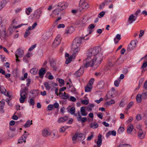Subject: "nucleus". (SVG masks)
Listing matches in <instances>:
<instances>
[{
	"mask_svg": "<svg viewBox=\"0 0 147 147\" xmlns=\"http://www.w3.org/2000/svg\"><path fill=\"white\" fill-rule=\"evenodd\" d=\"M101 51V47L100 46H96L90 49L87 52L86 55L90 57L95 55L94 58L90 61H88V58L84 61V66L87 67L89 66H92L94 65H99L102 60V54L100 53Z\"/></svg>",
	"mask_w": 147,
	"mask_h": 147,
	"instance_id": "1",
	"label": "nucleus"
},
{
	"mask_svg": "<svg viewBox=\"0 0 147 147\" xmlns=\"http://www.w3.org/2000/svg\"><path fill=\"white\" fill-rule=\"evenodd\" d=\"M24 55V52L22 50L20 49H18L15 52V56L16 58V61L17 62L20 61V60L18 59V58L22 57Z\"/></svg>",
	"mask_w": 147,
	"mask_h": 147,
	"instance_id": "2",
	"label": "nucleus"
},
{
	"mask_svg": "<svg viewBox=\"0 0 147 147\" xmlns=\"http://www.w3.org/2000/svg\"><path fill=\"white\" fill-rule=\"evenodd\" d=\"M61 36L60 35H57L53 43V46L55 47L58 46L61 43Z\"/></svg>",
	"mask_w": 147,
	"mask_h": 147,
	"instance_id": "3",
	"label": "nucleus"
},
{
	"mask_svg": "<svg viewBox=\"0 0 147 147\" xmlns=\"http://www.w3.org/2000/svg\"><path fill=\"white\" fill-rule=\"evenodd\" d=\"M67 5V4L64 2L59 3L57 5V7L62 11L65 9Z\"/></svg>",
	"mask_w": 147,
	"mask_h": 147,
	"instance_id": "4",
	"label": "nucleus"
},
{
	"mask_svg": "<svg viewBox=\"0 0 147 147\" xmlns=\"http://www.w3.org/2000/svg\"><path fill=\"white\" fill-rule=\"evenodd\" d=\"M136 40L131 41L130 44L128 45L127 51L129 52L133 50L135 48L136 45Z\"/></svg>",
	"mask_w": 147,
	"mask_h": 147,
	"instance_id": "5",
	"label": "nucleus"
},
{
	"mask_svg": "<svg viewBox=\"0 0 147 147\" xmlns=\"http://www.w3.org/2000/svg\"><path fill=\"white\" fill-rule=\"evenodd\" d=\"M84 69L83 66H81L80 69L74 74L76 77H78L81 76L84 73Z\"/></svg>",
	"mask_w": 147,
	"mask_h": 147,
	"instance_id": "6",
	"label": "nucleus"
},
{
	"mask_svg": "<svg viewBox=\"0 0 147 147\" xmlns=\"http://www.w3.org/2000/svg\"><path fill=\"white\" fill-rule=\"evenodd\" d=\"M27 132L26 131H24V134ZM28 134H24L18 140V143L21 144L23 142H26V137L28 136Z\"/></svg>",
	"mask_w": 147,
	"mask_h": 147,
	"instance_id": "7",
	"label": "nucleus"
},
{
	"mask_svg": "<svg viewBox=\"0 0 147 147\" xmlns=\"http://www.w3.org/2000/svg\"><path fill=\"white\" fill-rule=\"evenodd\" d=\"M82 2L80 5V9L86 10L90 7L86 1H82Z\"/></svg>",
	"mask_w": 147,
	"mask_h": 147,
	"instance_id": "8",
	"label": "nucleus"
},
{
	"mask_svg": "<svg viewBox=\"0 0 147 147\" xmlns=\"http://www.w3.org/2000/svg\"><path fill=\"white\" fill-rule=\"evenodd\" d=\"M62 10H60V9L58 7L55 9L52 12V13L50 15L52 17H54L56 16H58L59 14H61L62 13L61 12Z\"/></svg>",
	"mask_w": 147,
	"mask_h": 147,
	"instance_id": "9",
	"label": "nucleus"
},
{
	"mask_svg": "<svg viewBox=\"0 0 147 147\" xmlns=\"http://www.w3.org/2000/svg\"><path fill=\"white\" fill-rule=\"evenodd\" d=\"M27 93L20 92V102L21 103H23L26 99L27 96Z\"/></svg>",
	"mask_w": 147,
	"mask_h": 147,
	"instance_id": "10",
	"label": "nucleus"
},
{
	"mask_svg": "<svg viewBox=\"0 0 147 147\" xmlns=\"http://www.w3.org/2000/svg\"><path fill=\"white\" fill-rule=\"evenodd\" d=\"M42 13L40 9H38L35 11L34 16L37 20H38L40 17V15Z\"/></svg>",
	"mask_w": 147,
	"mask_h": 147,
	"instance_id": "11",
	"label": "nucleus"
},
{
	"mask_svg": "<svg viewBox=\"0 0 147 147\" xmlns=\"http://www.w3.org/2000/svg\"><path fill=\"white\" fill-rule=\"evenodd\" d=\"M136 17L135 18V16L133 15H130L127 20V23L128 24H130L132 23L133 22L135 21L136 20Z\"/></svg>",
	"mask_w": 147,
	"mask_h": 147,
	"instance_id": "12",
	"label": "nucleus"
},
{
	"mask_svg": "<svg viewBox=\"0 0 147 147\" xmlns=\"http://www.w3.org/2000/svg\"><path fill=\"white\" fill-rule=\"evenodd\" d=\"M84 38L85 37H77L74 39L73 41L80 45L82 42V39H84V40H87L88 39V38L86 39H84Z\"/></svg>",
	"mask_w": 147,
	"mask_h": 147,
	"instance_id": "13",
	"label": "nucleus"
},
{
	"mask_svg": "<svg viewBox=\"0 0 147 147\" xmlns=\"http://www.w3.org/2000/svg\"><path fill=\"white\" fill-rule=\"evenodd\" d=\"M145 134L143 132L142 129H140L138 132V137L141 139L144 138L145 137Z\"/></svg>",
	"mask_w": 147,
	"mask_h": 147,
	"instance_id": "14",
	"label": "nucleus"
},
{
	"mask_svg": "<svg viewBox=\"0 0 147 147\" xmlns=\"http://www.w3.org/2000/svg\"><path fill=\"white\" fill-rule=\"evenodd\" d=\"M42 134L45 137H47L51 135L49 129H44L42 131Z\"/></svg>",
	"mask_w": 147,
	"mask_h": 147,
	"instance_id": "15",
	"label": "nucleus"
},
{
	"mask_svg": "<svg viewBox=\"0 0 147 147\" xmlns=\"http://www.w3.org/2000/svg\"><path fill=\"white\" fill-rule=\"evenodd\" d=\"M134 129V127L132 125L130 124L129 125L127 128V132L128 134H130L132 132Z\"/></svg>",
	"mask_w": 147,
	"mask_h": 147,
	"instance_id": "16",
	"label": "nucleus"
},
{
	"mask_svg": "<svg viewBox=\"0 0 147 147\" xmlns=\"http://www.w3.org/2000/svg\"><path fill=\"white\" fill-rule=\"evenodd\" d=\"M68 117L67 116H65L61 117L58 119L57 122L59 123H63L66 121L68 119Z\"/></svg>",
	"mask_w": 147,
	"mask_h": 147,
	"instance_id": "17",
	"label": "nucleus"
},
{
	"mask_svg": "<svg viewBox=\"0 0 147 147\" xmlns=\"http://www.w3.org/2000/svg\"><path fill=\"white\" fill-rule=\"evenodd\" d=\"M51 81L46 82L44 84V85L47 90H49L51 88Z\"/></svg>",
	"mask_w": 147,
	"mask_h": 147,
	"instance_id": "18",
	"label": "nucleus"
},
{
	"mask_svg": "<svg viewBox=\"0 0 147 147\" xmlns=\"http://www.w3.org/2000/svg\"><path fill=\"white\" fill-rule=\"evenodd\" d=\"M85 107H82L80 108V112L82 115L86 116L88 113L85 110Z\"/></svg>",
	"mask_w": 147,
	"mask_h": 147,
	"instance_id": "19",
	"label": "nucleus"
},
{
	"mask_svg": "<svg viewBox=\"0 0 147 147\" xmlns=\"http://www.w3.org/2000/svg\"><path fill=\"white\" fill-rule=\"evenodd\" d=\"M50 63L51 66L53 68V70L56 71V70L57 68L55 66V61L54 60L52 59L50 61Z\"/></svg>",
	"mask_w": 147,
	"mask_h": 147,
	"instance_id": "20",
	"label": "nucleus"
},
{
	"mask_svg": "<svg viewBox=\"0 0 147 147\" xmlns=\"http://www.w3.org/2000/svg\"><path fill=\"white\" fill-rule=\"evenodd\" d=\"M31 26H29L28 29L26 30L24 35V37L25 38H27V36L30 34V32L29 30H31Z\"/></svg>",
	"mask_w": 147,
	"mask_h": 147,
	"instance_id": "21",
	"label": "nucleus"
},
{
	"mask_svg": "<svg viewBox=\"0 0 147 147\" xmlns=\"http://www.w3.org/2000/svg\"><path fill=\"white\" fill-rule=\"evenodd\" d=\"M8 0H3L0 3V11L5 5Z\"/></svg>",
	"mask_w": 147,
	"mask_h": 147,
	"instance_id": "22",
	"label": "nucleus"
},
{
	"mask_svg": "<svg viewBox=\"0 0 147 147\" xmlns=\"http://www.w3.org/2000/svg\"><path fill=\"white\" fill-rule=\"evenodd\" d=\"M38 71V69L36 68H33L32 69L30 70V72L33 75H35L37 73Z\"/></svg>",
	"mask_w": 147,
	"mask_h": 147,
	"instance_id": "23",
	"label": "nucleus"
},
{
	"mask_svg": "<svg viewBox=\"0 0 147 147\" xmlns=\"http://www.w3.org/2000/svg\"><path fill=\"white\" fill-rule=\"evenodd\" d=\"M80 45L74 42H73V45L72 46V49H76L78 48H80L79 47Z\"/></svg>",
	"mask_w": 147,
	"mask_h": 147,
	"instance_id": "24",
	"label": "nucleus"
},
{
	"mask_svg": "<svg viewBox=\"0 0 147 147\" xmlns=\"http://www.w3.org/2000/svg\"><path fill=\"white\" fill-rule=\"evenodd\" d=\"M101 135H99L98 136V141L97 142V145L98 146L97 147H100L99 146L101 145L102 142Z\"/></svg>",
	"mask_w": 147,
	"mask_h": 147,
	"instance_id": "25",
	"label": "nucleus"
},
{
	"mask_svg": "<svg viewBox=\"0 0 147 147\" xmlns=\"http://www.w3.org/2000/svg\"><path fill=\"white\" fill-rule=\"evenodd\" d=\"M67 111L71 115H73L75 112V109L74 107H72L69 109L68 108L67 109Z\"/></svg>",
	"mask_w": 147,
	"mask_h": 147,
	"instance_id": "26",
	"label": "nucleus"
},
{
	"mask_svg": "<svg viewBox=\"0 0 147 147\" xmlns=\"http://www.w3.org/2000/svg\"><path fill=\"white\" fill-rule=\"evenodd\" d=\"M78 140L80 141L84 140L85 139V136L83 134H78Z\"/></svg>",
	"mask_w": 147,
	"mask_h": 147,
	"instance_id": "27",
	"label": "nucleus"
},
{
	"mask_svg": "<svg viewBox=\"0 0 147 147\" xmlns=\"http://www.w3.org/2000/svg\"><path fill=\"white\" fill-rule=\"evenodd\" d=\"M73 51L72 56L74 57V58L75 57L76 55L78 54V52L80 51V48L76 49H72Z\"/></svg>",
	"mask_w": 147,
	"mask_h": 147,
	"instance_id": "28",
	"label": "nucleus"
},
{
	"mask_svg": "<svg viewBox=\"0 0 147 147\" xmlns=\"http://www.w3.org/2000/svg\"><path fill=\"white\" fill-rule=\"evenodd\" d=\"M45 70L44 68H42L40 70L39 72V76L40 77L43 76L44 74L45 73Z\"/></svg>",
	"mask_w": 147,
	"mask_h": 147,
	"instance_id": "29",
	"label": "nucleus"
},
{
	"mask_svg": "<svg viewBox=\"0 0 147 147\" xmlns=\"http://www.w3.org/2000/svg\"><path fill=\"white\" fill-rule=\"evenodd\" d=\"M5 100L4 99H3L1 101H0V108L1 110L3 109L5 104Z\"/></svg>",
	"mask_w": 147,
	"mask_h": 147,
	"instance_id": "30",
	"label": "nucleus"
},
{
	"mask_svg": "<svg viewBox=\"0 0 147 147\" xmlns=\"http://www.w3.org/2000/svg\"><path fill=\"white\" fill-rule=\"evenodd\" d=\"M32 120H31V121H30V120H28L26 122V123H25V125H24V127L25 128H27L28 127H30V125L32 124Z\"/></svg>",
	"mask_w": 147,
	"mask_h": 147,
	"instance_id": "31",
	"label": "nucleus"
},
{
	"mask_svg": "<svg viewBox=\"0 0 147 147\" xmlns=\"http://www.w3.org/2000/svg\"><path fill=\"white\" fill-rule=\"evenodd\" d=\"M90 127L93 129H96L98 127V124L96 122L92 123L90 124Z\"/></svg>",
	"mask_w": 147,
	"mask_h": 147,
	"instance_id": "32",
	"label": "nucleus"
},
{
	"mask_svg": "<svg viewBox=\"0 0 147 147\" xmlns=\"http://www.w3.org/2000/svg\"><path fill=\"white\" fill-rule=\"evenodd\" d=\"M49 33L46 32L44 33L42 36V38L43 39L46 40L49 38Z\"/></svg>",
	"mask_w": 147,
	"mask_h": 147,
	"instance_id": "33",
	"label": "nucleus"
},
{
	"mask_svg": "<svg viewBox=\"0 0 147 147\" xmlns=\"http://www.w3.org/2000/svg\"><path fill=\"white\" fill-rule=\"evenodd\" d=\"M92 89V86L88 84L85 87V91L86 92H89Z\"/></svg>",
	"mask_w": 147,
	"mask_h": 147,
	"instance_id": "34",
	"label": "nucleus"
},
{
	"mask_svg": "<svg viewBox=\"0 0 147 147\" xmlns=\"http://www.w3.org/2000/svg\"><path fill=\"white\" fill-rule=\"evenodd\" d=\"M62 98L64 99H68L69 98V95L66 94L65 92L61 95Z\"/></svg>",
	"mask_w": 147,
	"mask_h": 147,
	"instance_id": "35",
	"label": "nucleus"
},
{
	"mask_svg": "<svg viewBox=\"0 0 147 147\" xmlns=\"http://www.w3.org/2000/svg\"><path fill=\"white\" fill-rule=\"evenodd\" d=\"M142 95L140 94H137L136 97V100L137 101V102L138 103H140L142 101V98H141Z\"/></svg>",
	"mask_w": 147,
	"mask_h": 147,
	"instance_id": "36",
	"label": "nucleus"
},
{
	"mask_svg": "<svg viewBox=\"0 0 147 147\" xmlns=\"http://www.w3.org/2000/svg\"><path fill=\"white\" fill-rule=\"evenodd\" d=\"M6 90L5 88L3 87H1L0 86V93L3 94H5Z\"/></svg>",
	"mask_w": 147,
	"mask_h": 147,
	"instance_id": "37",
	"label": "nucleus"
},
{
	"mask_svg": "<svg viewBox=\"0 0 147 147\" xmlns=\"http://www.w3.org/2000/svg\"><path fill=\"white\" fill-rule=\"evenodd\" d=\"M73 58H74V57L72 55V56L70 57L66 58L65 62V63L67 64H68L70 63L71 61Z\"/></svg>",
	"mask_w": 147,
	"mask_h": 147,
	"instance_id": "38",
	"label": "nucleus"
},
{
	"mask_svg": "<svg viewBox=\"0 0 147 147\" xmlns=\"http://www.w3.org/2000/svg\"><path fill=\"white\" fill-rule=\"evenodd\" d=\"M74 31V28L72 27H70L68 30H66V33L67 34H71Z\"/></svg>",
	"mask_w": 147,
	"mask_h": 147,
	"instance_id": "39",
	"label": "nucleus"
},
{
	"mask_svg": "<svg viewBox=\"0 0 147 147\" xmlns=\"http://www.w3.org/2000/svg\"><path fill=\"white\" fill-rule=\"evenodd\" d=\"M32 11V9L31 7H28L26 9V13L27 15H29Z\"/></svg>",
	"mask_w": 147,
	"mask_h": 147,
	"instance_id": "40",
	"label": "nucleus"
},
{
	"mask_svg": "<svg viewBox=\"0 0 147 147\" xmlns=\"http://www.w3.org/2000/svg\"><path fill=\"white\" fill-rule=\"evenodd\" d=\"M115 103V102L114 100H113L112 99L110 101L106 102V105L107 106H109L112 104H114Z\"/></svg>",
	"mask_w": 147,
	"mask_h": 147,
	"instance_id": "41",
	"label": "nucleus"
},
{
	"mask_svg": "<svg viewBox=\"0 0 147 147\" xmlns=\"http://www.w3.org/2000/svg\"><path fill=\"white\" fill-rule=\"evenodd\" d=\"M78 135L76 134H75L72 138L73 143L75 144L76 143V140L78 137Z\"/></svg>",
	"mask_w": 147,
	"mask_h": 147,
	"instance_id": "42",
	"label": "nucleus"
},
{
	"mask_svg": "<svg viewBox=\"0 0 147 147\" xmlns=\"http://www.w3.org/2000/svg\"><path fill=\"white\" fill-rule=\"evenodd\" d=\"M30 105L34 106L35 105L34 100L32 98L30 99L28 101Z\"/></svg>",
	"mask_w": 147,
	"mask_h": 147,
	"instance_id": "43",
	"label": "nucleus"
},
{
	"mask_svg": "<svg viewBox=\"0 0 147 147\" xmlns=\"http://www.w3.org/2000/svg\"><path fill=\"white\" fill-rule=\"evenodd\" d=\"M77 120L78 121H81L83 123H84L87 120V119L86 117H85L82 118L81 117V118H79V119H77Z\"/></svg>",
	"mask_w": 147,
	"mask_h": 147,
	"instance_id": "44",
	"label": "nucleus"
},
{
	"mask_svg": "<svg viewBox=\"0 0 147 147\" xmlns=\"http://www.w3.org/2000/svg\"><path fill=\"white\" fill-rule=\"evenodd\" d=\"M121 80L119 79L115 81L114 82V85L116 87L118 86Z\"/></svg>",
	"mask_w": 147,
	"mask_h": 147,
	"instance_id": "45",
	"label": "nucleus"
},
{
	"mask_svg": "<svg viewBox=\"0 0 147 147\" xmlns=\"http://www.w3.org/2000/svg\"><path fill=\"white\" fill-rule=\"evenodd\" d=\"M57 132L56 131H55V132L53 133V135L52 134H51L52 138H57Z\"/></svg>",
	"mask_w": 147,
	"mask_h": 147,
	"instance_id": "46",
	"label": "nucleus"
},
{
	"mask_svg": "<svg viewBox=\"0 0 147 147\" xmlns=\"http://www.w3.org/2000/svg\"><path fill=\"white\" fill-rule=\"evenodd\" d=\"M125 129L124 127H120L118 130V132L120 134L123 133Z\"/></svg>",
	"mask_w": 147,
	"mask_h": 147,
	"instance_id": "47",
	"label": "nucleus"
},
{
	"mask_svg": "<svg viewBox=\"0 0 147 147\" xmlns=\"http://www.w3.org/2000/svg\"><path fill=\"white\" fill-rule=\"evenodd\" d=\"M94 81V79L91 78L89 82L88 85L92 86V85L93 83V82Z\"/></svg>",
	"mask_w": 147,
	"mask_h": 147,
	"instance_id": "48",
	"label": "nucleus"
},
{
	"mask_svg": "<svg viewBox=\"0 0 147 147\" xmlns=\"http://www.w3.org/2000/svg\"><path fill=\"white\" fill-rule=\"evenodd\" d=\"M105 14V12L104 11H102L100 12L98 15V17L99 18L103 17Z\"/></svg>",
	"mask_w": 147,
	"mask_h": 147,
	"instance_id": "49",
	"label": "nucleus"
},
{
	"mask_svg": "<svg viewBox=\"0 0 147 147\" xmlns=\"http://www.w3.org/2000/svg\"><path fill=\"white\" fill-rule=\"evenodd\" d=\"M133 105V102L132 101L130 102L129 104L127 105V108L126 109L127 110L129 109Z\"/></svg>",
	"mask_w": 147,
	"mask_h": 147,
	"instance_id": "50",
	"label": "nucleus"
},
{
	"mask_svg": "<svg viewBox=\"0 0 147 147\" xmlns=\"http://www.w3.org/2000/svg\"><path fill=\"white\" fill-rule=\"evenodd\" d=\"M20 92L27 93L28 94V88L25 87L23 90H21Z\"/></svg>",
	"mask_w": 147,
	"mask_h": 147,
	"instance_id": "51",
	"label": "nucleus"
},
{
	"mask_svg": "<svg viewBox=\"0 0 147 147\" xmlns=\"http://www.w3.org/2000/svg\"><path fill=\"white\" fill-rule=\"evenodd\" d=\"M142 98H145L147 97V92L143 93L141 95Z\"/></svg>",
	"mask_w": 147,
	"mask_h": 147,
	"instance_id": "52",
	"label": "nucleus"
},
{
	"mask_svg": "<svg viewBox=\"0 0 147 147\" xmlns=\"http://www.w3.org/2000/svg\"><path fill=\"white\" fill-rule=\"evenodd\" d=\"M59 83L62 85V86H63L64 85V80L61 79H59Z\"/></svg>",
	"mask_w": 147,
	"mask_h": 147,
	"instance_id": "53",
	"label": "nucleus"
},
{
	"mask_svg": "<svg viewBox=\"0 0 147 147\" xmlns=\"http://www.w3.org/2000/svg\"><path fill=\"white\" fill-rule=\"evenodd\" d=\"M53 109V105H49L48 106V109L49 110L52 111Z\"/></svg>",
	"mask_w": 147,
	"mask_h": 147,
	"instance_id": "54",
	"label": "nucleus"
},
{
	"mask_svg": "<svg viewBox=\"0 0 147 147\" xmlns=\"http://www.w3.org/2000/svg\"><path fill=\"white\" fill-rule=\"evenodd\" d=\"M70 100L73 102H75L76 101V98L74 97L71 96L70 98Z\"/></svg>",
	"mask_w": 147,
	"mask_h": 147,
	"instance_id": "55",
	"label": "nucleus"
},
{
	"mask_svg": "<svg viewBox=\"0 0 147 147\" xmlns=\"http://www.w3.org/2000/svg\"><path fill=\"white\" fill-rule=\"evenodd\" d=\"M81 102L84 105H87L88 103V102L86 100H82Z\"/></svg>",
	"mask_w": 147,
	"mask_h": 147,
	"instance_id": "56",
	"label": "nucleus"
},
{
	"mask_svg": "<svg viewBox=\"0 0 147 147\" xmlns=\"http://www.w3.org/2000/svg\"><path fill=\"white\" fill-rule=\"evenodd\" d=\"M36 45L34 44L32 45L29 49V51H32L35 47L36 46Z\"/></svg>",
	"mask_w": 147,
	"mask_h": 147,
	"instance_id": "57",
	"label": "nucleus"
},
{
	"mask_svg": "<svg viewBox=\"0 0 147 147\" xmlns=\"http://www.w3.org/2000/svg\"><path fill=\"white\" fill-rule=\"evenodd\" d=\"M26 81L27 82L26 85L27 86H29V84L31 82V80L30 78H28L26 80Z\"/></svg>",
	"mask_w": 147,
	"mask_h": 147,
	"instance_id": "58",
	"label": "nucleus"
},
{
	"mask_svg": "<svg viewBox=\"0 0 147 147\" xmlns=\"http://www.w3.org/2000/svg\"><path fill=\"white\" fill-rule=\"evenodd\" d=\"M144 31L141 30L140 31V33L139 34V37H142L144 35Z\"/></svg>",
	"mask_w": 147,
	"mask_h": 147,
	"instance_id": "59",
	"label": "nucleus"
},
{
	"mask_svg": "<svg viewBox=\"0 0 147 147\" xmlns=\"http://www.w3.org/2000/svg\"><path fill=\"white\" fill-rule=\"evenodd\" d=\"M65 27V25L63 24H60L58 25L57 26V28H63Z\"/></svg>",
	"mask_w": 147,
	"mask_h": 147,
	"instance_id": "60",
	"label": "nucleus"
},
{
	"mask_svg": "<svg viewBox=\"0 0 147 147\" xmlns=\"http://www.w3.org/2000/svg\"><path fill=\"white\" fill-rule=\"evenodd\" d=\"M37 23L36 22H35L32 25V26L31 27V30H32L34 29L36 26L37 25Z\"/></svg>",
	"mask_w": 147,
	"mask_h": 147,
	"instance_id": "61",
	"label": "nucleus"
},
{
	"mask_svg": "<svg viewBox=\"0 0 147 147\" xmlns=\"http://www.w3.org/2000/svg\"><path fill=\"white\" fill-rule=\"evenodd\" d=\"M65 131V129H64V126H63L60 128L59 131L60 132H64Z\"/></svg>",
	"mask_w": 147,
	"mask_h": 147,
	"instance_id": "62",
	"label": "nucleus"
},
{
	"mask_svg": "<svg viewBox=\"0 0 147 147\" xmlns=\"http://www.w3.org/2000/svg\"><path fill=\"white\" fill-rule=\"evenodd\" d=\"M95 27V26L94 25V24H90L88 26V28L90 29H92L94 28Z\"/></svg>",
	"mask_w": 147,
	"mask_h": 147,
	"instance_id": "63",
	"label": "nucleus"
},
{
	"mask_svg": "<svg viewBox=\"0 0 147 147\" xmlns=\"http://www.w3.org/2000/svg\"><path fill=\"white\" fill-rule=\"evenodd\" d=\"M147 66V62H145L142 65V68H144L146 67Z\"/></svg>",
	"mask_w": 147,
	"mask_h": 147,
	"instance_id": "64",
	"label": "nucleus"
}]
</instances>
